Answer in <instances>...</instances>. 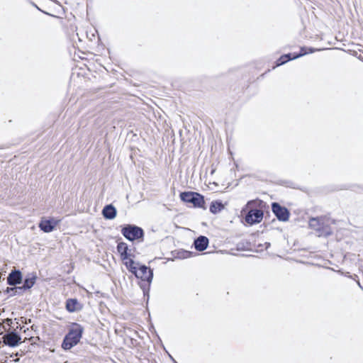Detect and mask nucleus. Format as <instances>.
<instances>
[{
    "mask_svg": "<svg viewBox=\"0 0 363 363\" xmlns=\"http://www.w3.org/2000/svg\"><path fill=\"white\" fill-rule=\"evenodd\" d=\"M247 207L249 211L245 217V222L250 225L260 223L264 218V210L266 208V203L260 199H255L248 201Z\"/></svg>",
    "mask_w": 363,
    "mask_h": 363,
    "instance_id": "1",
    "label": "nucleus"
},
{
    "mask_svg": "<svg viewBox=\"0 0 363 363\" xmlns=\"http://www.w3.org/2000/svg\"><path fill=\"white\" fill-rule=\"evenodd\" d=\"M83 333L84 328L77 323H73L63 339L62 343V349L68 350L77 345L79 342Z\"/></svg>",
    "mask_w": 363,
    "mask_h": 363,
    "instance_id": "2",
    "label": "nucleus"
},
{
    "mask_svg": "<svg viewBox=\"0 0 363 363\" xmlns=\"http://www.w3.org/2000/svg\"><path fill=\"white\" fill-rule=\"evenodd\" d=\"M181 201L194 208L206 209L204 196L196 191H184L180 193Z\"/></svg>",
    "mask_w": 363,
    "mask_h": 363,
    "instance_id": "3",
    "label": "nucleus"
},
{
    "mask_svg": "<svg viewBox=\"0 0 363 363\" xmlns=\"http://www.w3.org/2000/svg\"><path fill=\"white\" fill-rule=\"evenodd\" d=\"M316 50H317L316 49L308 48H306V47H302V48H301L300 52L298 53V54L292 55V54L289 53V54L281 55L277 60V66L284 65V63L287 62L289 60L296 59V58H298L299 57L303 56V55H305L306 54H308V53L314 52Z\"/></svg>",
    "mask_w": 363,
    "mask_h": 363,
    "instance_id": "4",
    "label": "nucleus"
},
{
    "mask_svg": "<svg viewBox=\"0 0 363 363\" xmlns=\"http://www.w3.org/2000/svg\"><path fill=\"white\" fill-rule=\"evenodd\" d=\"M272 211L279 220L282 222L289 220L290 217L289 211L286 207L281 206L279 203L273 202L272 203Z\"/></svg>",
    "mask_w": 363,
    "mask_h": 363,
    "instance_id": "5",
    "label": "nucleus"
},
{
    "mask_svg": "<svg viewBox=\"0 0 363 363\" xmlns=\"http://www.w3.org/2000/svg\"><path fill=\"white\" fill-rule=\"evenodd\" d=\"M135 276L140 279L142 281L150 283L153 277L152 270L146 267L145 265L140 266L137 270L134 271Z\"/></svg>",
    "mask_w": 363,
    "mask_h": 363,
    "instance_id": "6",
    "label": "nucleus"
},
{
    "mask_svg": "<svg viewBox=\"0 0 363 363\" xmlns=\"http://www.w3.org/2000/svg\"><path fill=\"white\" fill-rule=\"evenodd\" d=\"M122 233L130 241L140 239L144 235L143 228H122Z\"/></svg>",
    "mask_w": 363,
    "mask_h": 363,
    "instance_id": "7",
    "label": "nucleus"
},
{
    "mask_svg": "<svg viewBox=\"0 0 363 363\" xmlns=\"http://www.w3.org/2000/svg\"><path fill=\"white\" fill-rule=\"evenodd\" d=\"M23 274L18 269H13L7 277V284L10 286H16L22 282Z\"/></svg>",
    "mask_w": 363,
    "mask_h": 363,
    "instance_id": "8",
    "label": "nucleus"
},
{
    "mask_svg": "<svg viewBox=\"0 0 363 363\" xmlns=\"http://www.w3.org/2000/svg\"><path fill=\"white\" fill-rule=\"evenodd\" d=\"M4 344L10 346L15 347L18 345L21 337L16 332L6 333L3 337Z\"/></svg>",
    "mask_w": 363,
    "mask_h": 363,
    "instance_id": "9",
    "label": "nucleus"
},
{
    "mask_svg": "<svg viewBox=\"0 0 363 363\" xmlns=\"http://www.w3.org/2000/svg\"><path fill=\"white\" fill-rule=\"evenodd\" d=\"M194 245L196 250L203 251L208 245V239L206 236L200 235L194 240Z\"/></svg>",
    "mask_w": 363,
    "mask_h": 363,
    "instance_id": "10",
    "label": "nucleus"
},
{
    "mask_svg": "<svg viewBox=\"0 0 363 363\" xmlns=\"http://www.w3.org/2000/svg\"><path fill=\"white\" fill-rule=\"evenodd\" d=\"M63 30L69 38H73L74 35H78L77 33V27L73 22L67 21L63 25Z\"/></svg>",
    "mask_w": 363,
    "mask_h": 363,
    "instance_id": "11",
    "label": "nucleus"
},
{
    "mask_svg": "<svg viewBox=\"0 0 363 363\" xmlns=\"http://www.w3.org/2000/svg\"><path fill=\"white\" fill-rule=\"evenodd\" d=\"M82 306L76 298H69L66 301V309L69 312H75L80 311Z\"/></svg>",
    "mask_w": 363,
    "mask_h": 363,
    "instance_id": "12",
    "label": "nucleus"
},
{
    "mask_svg": "<svg viewBox=\"0 0 363 363\" xmlns=\"http://www.w3.org/2000/svg\"><path fill=\"white\" fill-rule=\"evenodd\" d=\"M36 279L37 276L35 273L29 274L24 279L23 286H21L23 291L31 289L35 284Z\"/></svg>",
    "mask_w": 363,
    "mask_h": 363,
    "instance_id": "13",
    "label": "nucleus"
},
{
    "mask_svg": "<svg viewBox=\"0 0 363 363\" xmlns=\"http://www.w3.org/2000/svg\"><path fill=\"white\" fill-rule=\"evenodd\" d=\"M225 208L224 204L220 201H213L211 203L209 211L213 214H216L222 211Z\"/></svg>",
    "mask_w": 363,
    "mask_h": 363,
    "instance_id": "14",
    "label": "nucleus"
},
{
    "mask_svg": "<svg viewBox=\"0 0 363 363\" xmlns=\"http://www.w3.org/2000/svg\"><path fill=\"white\" fill-rule=\"evenodd\" d=\"M128 245L125 242H119L117 246V250L118 253L121 255V259L123 260L128 259Z\"/></svg>",
    "mask_w": 363,
    "mask_h": 363,
    "instance_id": "15",
    "label": "nucleus"
},
{
    "mask_svg": "<svg viewBox=\"0 0 363 363\" xmlns=\"http://www.w3.org/2000/svg\"><path fill=\"white\" fill-rule=\"evenodd\" d=\"M116 211L112 205H108L103 209V215L105 218L112 219L116 216Z\"/></svg>",
    "mask_w": 363,
    "mask_h": 363,
    "instance_id": "16",
    "label": "nucleus"
},
{
    "mask_svg": "<svg viewBox=\"0 0 363 363\" xmlns=\"http://www.w3.org/2000/svg\"><path fill=\"white\" fill-rule=\"evenodd\" d=\"M14 287H7L5 292L7 294H9L10 296H22L24 294V291L22 288V286H13Z\"/></svg>",
    "mask_w": 363,
    "mask_h": 363,
    "instance_id": "17",
    "label": "nucleus"
},
{
    "mask_svg": "<svg viewBox=\"0 0 363 363\" xmlns=\"http://www.w3.org/2000/svg\"><path fill=\"white\" fill-rule=\"evenodd\" d=\"M56 225H57V221H55L53 219H50V220L43 219L40 223L39 227H40V228L54 227Z\"/></svg>",
    "mask_w": 363,
    "mask_h": 363,
    "instance_id": "18",
    "label": "nucleus"
},
{
    "mask_svg": "<svg viewBox=\"0 0 363 363\" xmlns=\"http://www.w3.org/2000/svg\"><path fill=\"white\" fill-rule=\"evenodd\" d=\"M328 230H330V228H315V232L313 233V234L320 237L323 235V233H324L325 236H328L331 234V232Z\"/></svg>",
    "mask_w": 363,
    "mask_h": 363,
    "instance_id": "19",
    "label": "nucleus"
},
{
    "mask_svg": "<svg viewBox=\"0 0 363 363\" xmlns=\"http://www.w3.org/2000/svg\"><path fill=\"white\" fill-rule=\"evenodd\" d=\"M126 267L129 269V270L134 274V271L138 269V267L136 265H138V264H135V262L130 259L129 261L125 262Z\"/></svg>",
    "mask_w": 363,
    "mask_h": 363,
    "instance_id": "20",
    "label": "nucleus"
},
{
    "mask_svg": "<svg viewBox=\"0 0 363 363\" xmlns=\"http://www.w3.org/2000/svg\"><path fill=\"white\" fill-rule=\"evenodd\" d=\"M323 220H324V218H312L310 220V226L313 227V225H315L314 223H315L318 225H324Z\"/></svg>",
    "mask_w": 363,
    "mask_h": 363,
    "instance_id": "21",
    "label": "nucleus"
},
{
    "mask_svg": "<svg viewBox=\"0 0 363 363\" xmlns=\"http://www.w3.org/2000/svg\"><path fill=\"white\" fill-rule=\"evenodd\" d=\"M43 232L45 233H50L51 232L54 228H40Z\"/></svg>",
    "mask_w": 363,
    "mask_h": 363,
    "instance_id": "22",
    "label": "nucleus"
},
{
    "mask_svg": "<svg viewBox=\"0 0 363 363\" xmlns=\"http://www.w3.org/2000/svg\"><path fill=\"white\" fill-rule=\"evenodd\" d=\"M265 245H266V249H267L270 246V243L269 242H266Z\"/></svg>",
    "mask_w": 363,
    "mask_h": 363,
    "instance_id": "23",
    "label": "nucleus"
},
{
    "mask_svg": "<svg viewBox=\"0 0 363 363\" xmlns=\"http://www.w3.org/2000/svg\"><path fill=\"white\" fill-rule=\"evenodd\" d=\"M126 227L130 228V227H132V226H131V225H128Z\"/></svg>",
    "mask_w": 363,
    "mask_h": 363,
    "instance_id": "24",
    "label": "nucleus"
}]
</instances>
